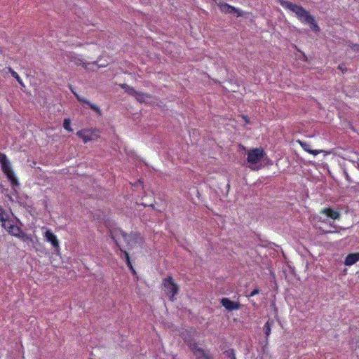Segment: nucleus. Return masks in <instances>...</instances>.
Wrapping results in <instances>:
<instances>
[{"label":"nucleus","mask_w":359,"mask_h":359,"mask_svg":"<svg viewBox=\"0 0 359 359\" xmlns=\"http://www.w3.org/2000/svg\"><path fill=\"white\" fill-rule=\"evenodd\" d=\"M3 227L9 234L13 236L20 238L22 240H26L28 238L27 234L22 231L21 228L15 224H12L11 220H8V222H6V226Z\"/></svg>","instance_id":"5"},{"label":"nucleus","mask_w":359,"mask_h":359,"mask_svg":"<svg viewBox=\"0 0 359 359\" xmlns=\"http://www.w3.org/2000/svg\"><path fill=\"white\" fill-rule=\"evenodd\" d=\"M338 69L342 72V73H344L346 72V67H345V65L344 64H340L338 66Z\"/></svg>","instance_id":"30"},{"label":"nucleus","mask_w":359,"mask_h":359,"mask_svg":"<svg viewBox=\"0 0 359 359\" xmlns=\"http://www.w3.org/2000/svg\"><path fill=\"white\" fill-rule=\"evenodd\" d=\"M3 210L4 208L1 206H0V212H3Z\"/></svg>","instance_id":"32"},{"label":"nucleus","mask_w":359,"mask_h":359,"mask_svg":"<svg viewBox=\"0 0 359 359\" xmlns=\"http://www.w3.org/2000/svg\"><path fill=\"white\" fill-rule=\"evenodd\" d=\"M69 88H70V90L72 91V93L75 95L76 98L77 99V100L79 102L88 104L90 107V108L92 110H93L94 111H95L98 115L100 116L102 114L101 109H100L99 107L90 102L88 100H87L86 99L83 98V97H81L79 94H77L74 90V89L72 88V87L71 86H69Z\"/></svg>","instance_id":"7"},{"label":"nucleus","mask_w":359,"mask_h":359,"mask_svg":"<svg viewBox=\"0 0 359 359\" xmlns=\"http://www.w3.org/2000/svg\"><path fill=\"white\" fill-rule=\"evenodd\" d=\"M359 261V252L350 253L348 254L344 260V264L346 266H352Z\"/></svg>","instance_id":"16"},{"label":"nucleus","mask_w":359,"mask_h":359,"mask_svg":"<svg viewBox=\"0 0 359 359\" xmlns=\"http://www.w3.org/2000/svg\"><path fill=\"white\" fill-rule=\"evenodd\" d=\"M67 57L71 62H74L76 65L86 67L84 60L81 55H77L74 53H69Z\"/></svg>","instance_id":"14"},{"label":"nucleus","mask_w":359,"mask_h":359,"mask_svg":"<svg viewBox=\"0 0 359 359\" xmlns=\"http://www.w3.org/2000/svg\"><path fill=\"white\" fill-rule=\"evenodd\" d=\"M135 98L140 102H142L145 100L147 98H150V95L147 93H143L140 92H137V93L135 95Z\"/></svg>","instance_id":"23"},{"label":"nucleus","mask_w":359,"mask_h":359,"mask_svg":"<svg viewBox=\"0 0 359 359\" xmlns=\"http://www.w3.org/2000/svg\"><path fill=\"white\" fill-rule=\"evenodd\" d=\"M224 354L226 355L227 358H229L230 359H232L233 358H234V356H236L235 351L233 348H229V349L226 350L224 352Z\"/></svg>","instance_id":"26"},{"label":"nucleus","mask_w":359,"mask_h":359,"mask_svg":"<svg viewBox=\"0 0 359 359\" xmlns=\"http://www.w3.org/2000/svg\"><path fill=\"white\" fill-rule=\"evenodd\" d=\"M274 325L273 320H269L263 326V331L266 336V341L268 342V338L270 336L271 327Z\"/></svg>","instance_id":"19"},{"label":"nucleus","mask_w":359,"mask_h":359,"mask_svg":"<svg viewBox=\"0 0 359 359\" xmlns=\"http://www.w3.org/2000/svg\"><path fill=\"white\" fill-rule=\"evenodd\" d=\"M109 234L111 239L114 241L119 251L120 248H121L118 241L121 237L124 240L129 250L134 248L137 245H141L144 242L143 237L137 231H131L130 233H127L120 228H114L109 230Z\"/></svg>","instance_id":"1"},{"label":"nucleus","mask_w":359,"mask_h":359,"mask_svg":"<svg viewBox=\"0 0 359 359\" xmlns=\"http://www.w3.org/2000/svg\"><path fill=\"white\" fill-rule=\"evenodd\" d=\"M245 119L246 120L247 122H248L247 117H245Z\"/></svg>","instance_id":"35"},{"label":"nucleus","mask_w":359,"mask_h":359,"mask_svg":"<svg viewBox=\"0 0 359 359\" xmlns=\"http://www.w3.org/2000/svg\"><path fill=\"white\" fill-rule=\"evenodd\" d=\"M351 49L356 52V53H359V45L357 44V43H353L351 46Z\"/></svg>","instance_id":"28"},{"label":"nucleus","mask_w":359,"mask_h":359,"mask_svg":"<svg viewBox=\"0 0 359 359\" xmlns=\"http://www.w3.org/2000/svg\"><path fill=\"white\" fill-rule=\"evenodd\" d=\"M64 128L68 132H72V128H71V121L69 118H65L63 122Z\"/></svg>","instance_id":"25"},{"label":"nucleus","mask_w":359,"mask_h":359,"mask_svg":"<svg viewBox=\"0 0 359 359\" xmlns=\"http://www.w3.org/2000/svg\"><path fill=\"white\" fill-rule=\"evenodd\" d=\"M182 337L184 342L188 346L189 349L193 352L195 349L198 347V343L195 339L191 336L189 332L182 333Z\"/></svg>","instance_id":"8"},{"label":"nucleus","mask_w":359,"mask_h":359,"mask_svg":"<svg viewBox=\"0 0 359 359\" xmlns=\"http://www.w3.org/2000/svg\"><path fill=\"white\" fill-rule=\"evenodd\" d=\"M0 53H1V50H0Z\"/></svg>","instance_id":"36"},{"label":"nucleus","mask_w":359,"mask_h":359,"mask_svg":"<svg viewBox=\"0 0 359 359\" xmlns=\"http://www.w3.org/2000/svg\"><path fill=\"white\" fill-rule=\"evenodd\" d=\"M297 142L300 144V146L302 147V149L311 154H313L314 156H316L318 154H319L320 153V150H313V149H311V145L306 142H303V141H301V140H298Z\"/></svg>","instance_id":"17"},{"label":"nucleus","mask_w":359,"mask_h":359,"mask_svg":"<svg viewBox=\"0 0 359 359\" xmlns=\"http://www.w3.org/2000/svg\"><path fill=\"white\" fill-rule=\"evenodd\" d=\"M279 3L285 9L290 10L294 13L302 22L308 23L313 21V17L302 6L285 0H279Z\"/></svg>","instance_id":"2"},{"label":"nucleus","mask_w":359,"mask_h":359,"mask_svg":"<svg viewBox=\"0 0 359 359\" xmlns=\"http://www.w3.org/2000/svg\"><path fill=\"white\" fill-rule=\"evenodd\" d=\"M259 290L257 288L254 289L248 295V297H252L255 296L256 294H259Z\"/></svg>","instance_id":"29"},{"label":"nucleus","mask_w":359,"mask_h":359,"mask_svg":"<svg viewBox=\"0 0 359 359\" xmlns=\"http://www.w3.org/2000/svg\"><path fill=\"white\" fill-rule=\"evenodd\" d=\"M8 72L11 73L13 77H14L17 81L19 83V84L22 86H25L24 83L22 80V79L20 77L18 74L15 72L11 67H8Z\"/></svg>","instance_id":"21"},{"label":"nucleus","mask_w":359,"mask_h":359,"mask_svg":"<svg viewBox=\"0 0 359 359\" xmlns=\"http://www.w3.org/2000/svg\"><path fill=\"white\" fill-rule=\"evenodd\" d=\"M150 206L154 208V205L151 204Z\"/></svg>","instance_id":"34"},{"label":"nucleus","mask_w":359,"mask_h":359,"mask_svg":"<svg viewBox=\"0 0 359 359\" xmlns=\"http://www.w3.org/2000/svg\"><path fill=\"white\" fill-rule=\"evenodd\" d=\"M43 237L46 238V241L50 243L53 248V250L58 253L60 252V243L57 236L51 231V230L48 229L43 234Z\"/></svg>","instance_id":"6"},{"label":"nucleus","mask_w":359,"mask_h":359,"mask_svg":"<svg viewBox=\"0 0 359 359\" xmlns=\"http://www.w3.org/2000/svg\"><path fill=\"white\" fill-rule=\"evenodd\" d=\"M120 252H121V255H120L121 258L125 259L126 264H127L128 267L129 268L130 271H131V273L135 275L136 271L135 270V269L130 262L129 254L128 253V252L126 250H123L122 248H120Z\"/></svg>","instance_id":"13"},{"label":"nucleus","mask_w":359,"mask_h":359,"mask_svg":"<svg viewBox=\"0 0 359 359\" xmlns=\"http://www.w3.org/2000/svg\"><path fill=\"white\" fill-rule=\"evenodd\" d=\"M122 88H124L128 93H129L133 96H135L137 92L133 88L130 87L126 84L123 85Z\"/></svg>","instance_id":"24"},{"label":"nucleus","mask_w":359,"mask_h":359,"mask_svg":"<svg viewBox=\"0 0 359 359\" xmlns=\"http://www.w3.org/2000/svg\"><path fill=\"white\" fill-rule=\"evenodd\" d=\"M192 353L195 355L196 359H212L209 351L200 347H198Z\"/></svg>","instance_id":"11"},{"label":"nucleus","mask_w":359,"mask_h":359,"mask_svg":"<svg viewBox=\"0 0 359 359\" xmlns=\"http://www.w3.org/2000/svg\"><path fill=\"white\" fill-rule=\"evenodd\" d=\"M247 161L252 165L257 164L266 155L262 147L254 148L248 151Z\"/></svg>","instance_id":"4"},{"label":"nucleus","mask_w":359,"mask_h":359,"mask_svg":"<svg viewBox=\"0 0 359 359\" xmlns=\"http://www.w3.org/2000/svg\"><path fill=\"white\" fill-rule=\"evenodd\" d=\"M8 217V214L4 209L3 212H0V222H1V226H6V222L9 220Z\"/></svg>","instance_id":"22"},{"label":"nucleus","mask_w":359,"mask_h":359,"mask_svg":"<svg viewBox=\"0 0 359 359\" xmlns=\"http://www.w3.org/2000/svg\"><path fill=\"white\" fill-rule=\"evenodd\" d=\"M308 24H310L311 25V29L314 31H319V27L316 24L315 19L313 18V21L312 22H308Z\"/></svg>","instance_id":"27"},{"label":"nucleus","mask_w":359,"mask_h":359,"mask_svg":"<svg viewBox=\"0 0 359 359\" xmlns=\"http://www.w3.org/2000/svg\"><path fill=\"white\" fill-rule=\"evenodd\" d=\"M0 164L2 172L6 174L10 170H13L11 163L5 154L0 152Z\"/></svg>","instance_id":"10"},{"label":"nucleus","mask_w":359,"mask_h":359,"mask_svg":"<svg viewBox=\"0 0 359 359\" xmlns=\"http://www.w3.org/2000/svg\"><path fill=\"white\" fill-rule=\"evenodd\" d=\"M219 7L221 11L224 13H233V11H236L235 7L226 3L220 4Z\"/></svg>","instance_id":"20"},{"label":"nucleus","mask_w":359,"mask_h":359,"mask_svg":"<svg viewBox=\"0 0 359 359\" xmlns=\"http://www.w3.org/2000/svg\"><path fill=\"white\" fill-rule=\"evenodd\" d=\"M76 135L83 140L84 143L93 140V131L90 130H81L76 133Z\"/></svg>","instance_id":"15"},{"label":"nucleus","mask_w":359,"mask_h":359,"mask_svg":"<svg viewBox=\"0 0 359 359\" xmlns=\"http://www.w3.org/2000/svg\"><path fill=\"white\" fill-rule=\"evenodd\" d=\"M222 305L228 311L238 310L241 308V304L238 302H234L229 298L224 297L221 299Z\"/></svg>","instance_id":"9"},{"label":"nucleus","mask_w":359,"mask_h":359,"mask_svg":"<svg viewBox=\"0 0 359 359\" xmlns=\"http://www.w3.org/2000/svg\"><path fill=\"white\" fill-rule=\"evenodd\" d=\"M346 179L349 180V176L346 174Z\"/></svg>","instance_id":"33"},{"label":"nucleus","mask_w":359,"mask_h":359,"mask_svg":"<svg viewBox=\"0 0 359 359\" xmlns=\"http://www.w3.org/2000/svg\"><path fill=\"white\" fill-rule=\"evenodd\" d=\"M8 181L11 182L13 187H18L20 185L18 177L15 176V174L13 170H10L7 173L4 174Z\"/></svg>","instance_id":"18"},{"label":"nucleus","mask_w":359,"mask_h":359,"mask_svg":"<svg viewBox=\"0 0 359 359\" xmlns=\"http://www.w3.org/2000/svg\"><path fill=\"white\" fill-rule=\"evenodd\" d=\"M162 289L165 293L169 297L170 301L173 302L175 296L179 291V286L175 282L172 276H167L162 281Z\"/></svg>","instance_id":"3"},{"label":"nucleus","mask_w":359,"mask_h":359,"mask_svg":"<svg viewBox=\"0 0 359 359\" xmlns=\"http://www.w3.org/2000/svg\"><path fill=\"white\" fill-rule=\"evenodd\" d=\"M320 214L325 215L326 217H330L334 220L339 219L340 218V213L337 210H334L331 208H325L320 210Z\"/></svg>","instance_id":"12"},{"label":"nucleus","mask_w":359,"mask_h":359,"mask_svg":"<svg viewBox=\"0 0 359 359\" xmlns=\"http://www.w3.org/2000/svg\"><path fill=\"white\" fill-rule=\"evenodd\" d=\"M233 13L236 14L237 17H240V16L243 15V12L236 8V11H233Z\"/></svg>","instance_id":"31"}]
</instances>
